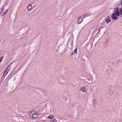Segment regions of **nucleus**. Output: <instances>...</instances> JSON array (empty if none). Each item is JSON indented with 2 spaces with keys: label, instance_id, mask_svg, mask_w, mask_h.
I'll use <instances>...</instances> for the list:
<instances>
[{
  "label": "nucleus",
  "instance_id": "nucleus-20",
  "mask_svg": "<svg viewBox=\"0 0 122 122\" xmlns=\"http://www.w3.org/2000/svg\"><path fill=\"white\" fill-rule=\"evenodd\" d=\"M74 54H75L74 53V52H73V51L72 52L71 54V56H72V55Z\"/></svg>",
  "mask_w": 122,
  "mask_h": 122
},
{
  "label": "nucleus",
  "instance_id": "nucleus-3",
  "mask_svg": "<svg viewBox=\"0 0 122 122\" xmlns=\"http://www.w3.org/2000/svg\"><path fill=\"white\" fill-rule=\"evenodd\" d=\"M105 21L107 23H108L111 21L110 17L108 16L106 17L105 19Z\"/></svg>",
  "mask_w": 122,
  "mask_h": 122
},
{
  "label": "nucleus",
  "instance_id": "nucleus-9",
  "mask_svg": "<svg viewBox=\"0 0 122 122\" xmlns=\"http://www.w3.org/2000/svg\"><path fill=\"white\" fill-rule=\"evenodd\" d=\"M8 72L7 71H6L5 70V71L4 72L3 75V76L4 77H5L7 74V73H8Z\"/></svg>",
  "mask_w": 122,
  "mask_h": 122
},
{
  "label": "nucleus",
  "instance_id": "nucleus-2",
  "mask_svg": "<svg viewBox=\"0 0 122 122\" xmlns=\"http://www.w3.org/2000/svg\"><path fill=\"white\" fill-rule=\"evenodd\" d=\"M113 13L115 14L116 16H119L120 15V13H119L118 8H116L115 10L114 13Z\"/></svg>",
  "mask_w": 122,
  "mask_h": 122
},
{
  "label": "nucleus",
  "instance_id": "nucleus-23",
  "mask_svg": "<svg viewBox=\"0 0 122 122\" xmlns=\"http://www.w3.org/2000/svg\"><path fill=\"white\" fill-rule=\"evenodd\" d=\"M97 30H96V31H97Z\"/></svg>",
  "mask_w": 122,
  "mask_h": 122
},
{
  "label": "nucleus",
  "instance_id": "nucleus-8",
  "mask_svg": "<svg viewBox=\"0 0 122 122\" xmlns=\"http://www.w3.org/2000/svg\"><path fill=\"white\" fill-rule=\"evenodd\" d=\"M92 79H93V78H92V79H91V77L90 76H89V77H88L87 79L90 82V81H91L92 82L93 81Z\"/></svg>",
  "mask_w": 122,
  "mask_h": 122
},
{
  "label": "nucleus",
  "instance_id": "nucleus-6",
  "mask_svg": "<svg viewBox=\"0 0 122 122\" xmlns=\"http://www.w3.org/2000/svg\"><path fill=\"white\" fill-rule=\"evenodd\" d=\"M83 18H81V17L78 18L77 19V22L78 24L81 23L83 21Z\"/></svg>",
  "mask_w": 122,
  "mask_h": 122
},
{
  "label": "nucleus",
  "instance_id": "nucleus-11",
  "mask_svg": "<svg viewBox=\"0 0 122 122\" xmlns=\"http://www.w3.org/2000/svg\"><path fill=\"white\" fill-rule=\"evenodd\" d=\"M32 5H29L27 8V10H30L31 8H32Z\"/></svg>",
  "mask_w": 122,
  "mask_h": 122
},
{
  "label": "nucleus",
  "instance_id": "nucleus-7",
  "mask_svg": "<svg viewBox=\"0 0 122 122\" xmlns=\"http://www.w3.org/2000/svg\"><path fill=\"white\" fill-rule=\"evenodd\" d=\"M13 62H11L9 66L5 70L8 72L11 69V67H10V65L12 64Z\"/></svg>",
  "mask_w": 122,
  "mask_h": 122
},
{
  "label": "nucleus",
  "instance_id": "nucleus-13",
  "mask_svg": "<svg viewBox=\"0 0 122 122\" xmlns=\"http://www.w3.org/2000/svg\"><path fill=\"white\" fill-rule=\"evenodd\" d=\"M73 52L75 53V54H77V48H76L74 50V51H73Z\"/></svg>",
  "mask_w": 122,
  "mask_h": 122
},
{
  "label": "nucleus",
  "instance_id": "nucleus-15",
  "mask_svg": "<svg viewBox=\"0 0 122 122\" xmlns=\"http://www.w3.org/2000/svg\"><path fill=\"white\" fill-rule=\"evenodd\" d=\"M120 14L121 15H122V7L121 8V9L120 11Z\"/></svg>",
  "mask_w": 122,
  "mask_h": 122
},
{
  "label": "nucleus",
  "instance_id": "nucleus-18",
  "mask_svg": "<svg viewBox=\"0 0 122 122\" xmlns=\"http://www.w3.org/2000/svg\"><path fill=\"white\" fill-rule=\"evenodd\" d=\"M103 28V27H101L98 30V32L96 34H98V33L99 32L100 29L102 28Z\"/></svg>",
  "mask_w": 122,
  "mask_h": 122
},
{
  "label": "nucleus",
  "instance_id": "nucleus-1",
  "mask_svg": "<svg viewBox=\"0 0 122 122\" xmlns=\"http://www.w3.org/2000/svg\"><path fill=\"white\" fill-rule=\"evenodd\" d=\"M38 116V114L36 113L34 111H32L29 113V116L32 118H36Z\"/></svg>",
  "mask_w": 122,
  "mask_h": 122
},
{
  "label": "nucleus",
  "instance_id": "nucleus-12",
  "mask_svg": "<svg viewBox=\"0 0 122 122\" xmlns=\"http://www.w3.org/2000/svg\"><path fill=\"white\" fill-rule=\"evenodd\" d=\"M48 118L49 119H53L54 118L53 117V116L52 115H51L49 116L48 117Z\"/></svg>",
  "mask_w": 122,
  "mask_h": 122
},
{
  "label": "nucleus",
  "instance_id": "nucleus-17",
  "mask_svg": "<svg viewBox=\"0 0 122 122\" xmlns=\"http://www.w3.org/2000/svg\"><path fill=\"white\" fill-rule=\"evenodd\" d=\"M3 56L1 57L0 58V63L1 62L3 58Z\"/></svg>",
  "mask_w": 122,
  "mask_h": 122
},
{
  "label": "nucleus",
  "instance_id": "nucleus-10",
  "mask_svg": "<svg viewBox=\"0 0 122 122\" xmlns=\"http://www.w3.org/2000/svg\"><path fill=\"white\" fill-rule=\"evenodd\" d=\"M86 88L85 87H84L81 89V90L82 91H83V92H86Z\"/></svg>",
  "mask_w": 122,
  "mask_h": 122
},
{
  "label": "nucleus",
  "instance_id": "nucleus-22",
  "mask_svg": "<svg viewBox=\"0 0 122 122\" xmlns=\"http://www.w3.org/2000/svg\"><path fill=\"white\" fill-rule=\"evenodd\" d=\"M93 104H95L93 102Z\"/></svg>",
  "mask_w": 122,
  "mask_h": 122
},
{
  "label": "nucleus",
  "instance_id": "nucleus-19",
  "mask_svg": "<svg viewBox=\"0 0 122 122\" xmlns=\"http://www.w3.org/2000/svg\"><path fill=\"white\" fill-rule=\"evenodd\" d=\"M103 28V27H101L98 30V32L96 34H98V33L99 32L100 29L102 28Z\"/></svg>",
  "mask_w": 122,
  "mask_h": 122
},
{
  "label": "nucleus",
  "instance_id": "nucleus-5",
  "mask_svg": "<svg viewBox=\"0 0 122 122\" xmlns=\"http://www.w3.org/2000/svg\"><path fill=\"white\" fill-rule=\"evenodd\" d=\"M4 8H3L1 12L0 13V14L1 15H2V16H3L4 14H5V13L7 11V9L6 10H5V11H3V10H4Z\"/></svg>",
  "mask_w": 122,
  "mask_h": 122
},
{
  "label": "nucleus",
  "instance_id": "nucleus-16",
  "mask_svg": "<svg viewBox=\"0 0 122 122\" xmlns=\"http://www.w3.org/2000/svg\"><path fill=\"white\" fill-rule=\"evenodd\" d=\"M52 121L53 122H56V120L54 118H53V119H52Z\"/></svg>",
  "mask_w": 122,
  "mask_h": 122
},
{
  "label": "nucleus",
  "instance_id": "nucleus-14",
  "mask_svg": "<svg viewBox=\"0 0 122 122\" xmlns=\"http://www.w3.org/2000/svg\"><path fill=\"white\" fill-rule=\"evenodd\" d=\"M88 15L86 14L83 15H82V18H84L87 17Z\"/></svg>",
  "mask_w": 122,
  "mask_h": 122
},
{
  "label": "nucleus",
  "instance_id": "nucleus-21",
  "mask_svg": "<svg viewBox=\"0 0 122 122\" xmlns=\"http://www.w3.org/2000/svg\"><path fill=\"white\" fill-rule=\"evenodd\" d=\"M121 5H122V0H121Z\"/></svg>",
  "mask_w": 122,
  "mask_h": 122
},
{
  "label": "nucleus",
  "instance_id": "nucleus-4",
  "mask_svg": "<svg viewBox=\"0 0 122 122\" xmlns=\"http://www.w3.org/2000/svg\"><path fill=\"white\" fill-rule=\"evenodd\" d=\"M115 14L113 13L111 15V17L112 19L113 20H115L117 19V18L115 16Z\"/></svg>",
  "mask_w": 122,
  "mask_h": 122
}]
</instances>
